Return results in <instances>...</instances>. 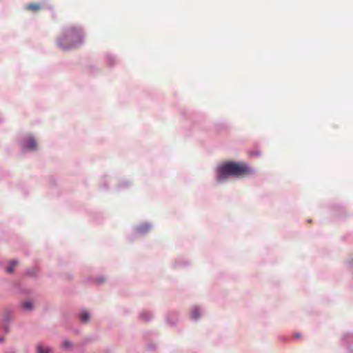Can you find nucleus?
<instances>
[{"instance_id": "1", "label": "nucleus", "mask_w": 353, "mask_h": 353, "mask_svg": "<svg viewBox=\"0 0 353 353\" xmlns=\"http://www.w3.org/2000/svg\"><path fill=\"white\" fill-rule=\"evenodd\" d=\"M253 173V170L244 163L227 162L218 168L217 179L222 181L228 176L245 177Z\"/></svg>"}, {"instance_id": "2", "label": "nucleus", "mask_w": 353, "mask_h": 353, "mask_svg": "<svg viewBox=\"0 0 353 353\" xmlns=\"http://www.w3.org/2000/svg\"><path fill=\"white\" fill-rule=\"evenodd\" d=\"M82 34L79 28L72 27L69 28L64 37L59 41V45L63 49H69L75 47L81 42Z\"/></svg>"}, {"instance_id": "3", "label": "nucleus", "mask_w": 353, "mask_h": 353, "mask_svg": "<svg viewBox=\"0 0 353 353\" xmlns=\"http://www.w3.org/2000/svg\"><path fill=\"white\" fill-rule=\"evenodd\" d=\"M23 147L28 150H34L37 148V143L34 139L29 138L24 142Z\"/></svg>"}, {"instance_id": "4", "label": "nucleus", "mask_w": 353, "mask_h": 353, "mask_svg": "<svg viewBox=\"0 0 353 353\" xmlns=\"http://www.w3.org/2000/svg\"><path fill=\"white\" fill-rule=\"evenodd\" d=\"M26 10L37 12L40 10L41 6L39 3H30L26 6Z\"/></svg>"}, {"instance_id": "5", "label": "nucleus", "mask_w": 353, "mask_h": 353, "mask_svg": "<svg viewBox=\"0 0 353 353\" xmlns=\"http://www.w3.org/2000/svg\"><path fill=\"white\" fill-rule=\"evenodd\" d=\"M18 262L17 261H12L9 265V266L7 268L6 271L8 273H12L14 272V270L15 267L17 265Z\"/></svg>"}, {"instance_id": "6", "label": "nucleus", "mask_w": 353, "mask_h": 353, "mask_svg": "<svg viewBox=\"0 0 353 353\" xmlns=\"http://www.w3.org/2000/svg\"><path fill=\"white\" fill-rule=\"evenodd\" d=\"M90 314L85 312H83L80 316L81 321L83 323L88 322L90 319Z\"/></svg>"}, {"instance_id": "7", "label": "nucleus", "mask_w": 353, "mask_h": 353, "mask_svg": "<svg viewBox=\"0 0 353 353\" xmlns=\"http://www.w3.org/2000/svg\"><path fill=\"white\" fill-rule=\"evenodd\" d=\"M50 350L48 347H45L41 345L37 346V352L38 353H49Z\"/></svg>"}, {"instance_id": "8", "label": "nucleus", "mask_w": 353, "mask_h": 353, "mask_svg": "<svg viewBox=\"0 0 353 353\" xmlns=\"http://www.w3.org/2000/svg\"><path fill=\"white\" fill-rule=\"evenodd\" d=\"M34 306L32 301H27L24 302L23 307L25 309H30Z\"/></svg>"}, {"instance_id": "9", "label": "nucleus", "mask_w": 353, "mask_h": 353, "mask_svg": "<svg viewBox=\"0 0 353 353\" xmlns=\"http://www.w3.org/2000/svg\"><path fill=\"white\" fill-rule=\"evenodd\" d=\"M63 347H65V348H68V347H70L72 346V344L71 343H70L69 341H65L63 344Z\"/></svg>"}, {"instance_id": "10", "label": "nucleus", "mask_w": 353, "mask_h": 353, "mask_svg": "<svg viewBox=\"0 0 353 353\" xmlns=\"http://www.w3.org/2000/svg\"><path fill=\"white\" fill-rule=\"evenodd\" d=\"M197 314H198V310H194V312L192 314V316L194 319H196L198 317Z\"/></svg>"}, {"instance_id": "11", "label": "nucleus", "mask_w": 353, "mask_h": 353, "mask_svg": "<svg viewBox=\"0 0 353 353\" xmlns=\"http://www.w3.org/2000/svg\"><path fill=\"white\" fill-rule=\"evenodd\" d=\"M296 338H299V337H300V335H299V334H296Z\"/></svg>"}]
</instances>
